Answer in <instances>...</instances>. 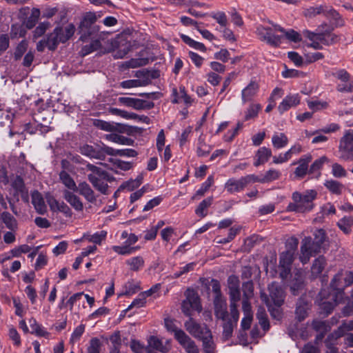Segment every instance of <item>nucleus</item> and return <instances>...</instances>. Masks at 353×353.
I'll use <instances>...</instances> for the list:
<instances>
[{"instance_id": "f257e3e1", "label": "nucleus", "mask_w": 353, "mask_h": 353, "mask_svg": "<svg viewBox=\"0 0 353 353\" xmlns=\"http://www.w3.org/2000/svg\"><path fill=\"white\" fill-rule=\"evenodd\" d=\"M97 20V17L94 12H89L83 16L78 26L80 41L86 42L95 38L105 39L109 34L108 32H100L99 26L96 24Z\"/></svg>"}, {"instance_id": "f03ea898", "label": "nucleus", "mask_w": 353, "mask_h": 353, "mask_svg": "<svg viewBox=\"0 0 353 353\" xmlns=\"http://www.w3.org/2000/svg\"><path fill=\"white\" fill-rule=\"evenodd\" d=\"M317 192L314 190L305 191L303 194L295 192L292 194V203L287 207V211L297 213H305L314 208L313 201L316 198Z\"/></svg>"}, {"instance_id": "7ed1b4c3", "label": "nucleus", "mask_w": 353, "mask_h": 353, "mask_svg": "<svg viewBox=\"0 0 353 353\" xmlns=\"http://www.w3.org/2000/svg\"><path fill=\"white\" fill-rule=\"evenodd\" d=\"M8 164L11 171L10 176H35L37 171L26 161V155L21 152L19 157H11Z\"/></svg>"}, {"instance_id": "20e7f679", "label": "nucleus", "mask_w": 353, "mask_h": 353, "mask_svg": "<svg viewBox=\"0 0 353 353\" xmlns=\"http://www.w3.org/2000/svg\"><path fill=\"white\" fill-rule=\"evenodd\" d=\"M61 167L63 171L61 172L59 176H70V173L72 174L77 175L76 168L67 159H63L61 161ZM81 169L83 171H90L91 173L88 174L87 176H93V174H97L99 176H109L106 172L101 170V168L90 164V163H83V166L81 168H77V170Z\"/></svg>"}, {"instance_id": "39448f33", "label": "nucleus", "mask_w": 353, "mask_h": 353, "mask_svg": "<svg viewBox=\"0 0 353 353\" xmlns=\"http://www.w3.org/2000/svg\"><path fill=\"white\" fill-rule=\"evenodd\" d=\"M339 152L341 159L345 161H353V130L345 132L341 137Z\"/></svg>"}, {"instance_id": "423d86ee", "label": "nucleus", "mask_w": 353, "mask_h": 353, "mask_svg": "<svg viewBox=\"0 0 353 353\" xmlns=\"http://www.w3.org/2000/svg\"><path fill=\"white\" fill-rule=\"evenodd\" d=\"M111 148L103 144L101 147H94L88 144H83L79 147V152L81 154L99 160H104L107 153H111Z\"/></svg>"}, {"instance_id": "0eeeda50", "label": "nucleus", "mask_w": 353, "mask_h": 353, "mask_svg": "<svg viewBox=\"0 0 353 353\" xmlns=\"http://www.w3.org/2000/svg\"><path fill=\"white\" fill-rule=\"evenodd\" d=\"M332 75L342 83L336 85V90L339 92H352L353 80L350 81V74L345 69H336L332 72Z\"/></svg>"}, {"instance_id": "6e6552de", "label": "nucleus", "mask_w": 353, "mask_h": 353, "mask_svg": "<svg viewBox=\"0 0 353 353\" xmlns=\"http://www.w3.org/2000/svg\"><path fill=\"white\" fill-rule=\"evenodd\" d=\"M256 33L261 41H265L272 47H279L281 43L282 37L274 34L272 29L270 27L259 26L256 28Z\"/></svg>"}, {"instance_id": "1a4fd4ad", "label": "nucleus", "mask_w": 353, "mask_h": 353, "mask_svg": "<svg viewBox=\"0 0 353 353\" xmlns=\"http://www.w3.org/2000/svg\"><path fill=\"white\" fill-rule=\"evenodd\" d=\"M268 290L269 292L268 296L270 303L277 307H281L285 298V292L283 286L274 281L268 285Z\"/></svg>"}, {"instance_id": "9d476101", "label": "nucleus", "mask_w": 353, "mask_h": 353, "mask_svg": "<svg viewBox=\"0 0 353 353\" xmlns=\"http://www.w3.org/2000/svg\"><path fill=\"white\" fill-rule=\"evenodd\" d=\"M184 326L192 336L199 340L211 332L205 324L198 323L191 317L185 322Z\"/></svg>"}, {"instance_id": "9b49d317", "label": "nucleus", "mask_w": 353, "mask_h": 353, "mask_svg": "<svg viewBox=\"0 0 353 353\" xmlns=\"http://www.w3.org/2000/svg\"><path fill=\"white\" fill-rule=\"evenodd\" d=\"M120 104L126 107L132 108L137 110H150L154 106L152 101H148L140 99L131 98L128 97H122L118 99Z\"/></svg>"}, {"instance_id": "f8f14e48", "label": "nucleus", "mask_w": 353, "mask_h": 353, "mask_svg": "<svg viewBox=\"0 0 353 353\" xmlns=\"http://www.w3.org/2000/svg\"><path fill=\"white\" fill-rule=\"evenodd\" d=\"M135 77L138 79H130L120 83V86L123 88H132L146 86L151 83L148 77V72L144 70L137 71Z\"/></svg>"}, {"instance_id": "ddd939ff", "label": "nucleus", "mask_w": 353, "mask_h": 353, "mask_svg": "<svg viewBox=\"0 0 353 353\" xmlns=\"http://www.w3.org/2000/svg\"><path fill=\"white\" fill-rule=\"evenodd\" d=\"M314 238L311 236H306L304 239H309L310 243L308 246L310 250L314 251V253H319L322 249L325 248V243L327 241V236L325 230L323 229L316 230L314 234Z\"/></svg>"}, {"instance_id": "4468645a", "label": "nucleus", "mask_w": 353, "mask_h": 353, "mask_svg": "<svg viewBox=\"0 0 353 353\" xmlns=\"http://www.w3.org/2000/svg\"><path fill=\"white\" fill-rule=\"evenodd\" d=\"M353 283V275L350 272L344 274L339 272L332 279L331 286L334 290H339L350 285Z\"/></svg>"}, {"instance_id": "2eb2a0df", "label": "nucleus", "mask_w": 353, "mask_h": 353, "mask_svg": "<svg viewBox=\"0 0 353 353\" xmlns=\"http://www.w3.org/2000/svg\"><path fill=\"white\" fill-rule=\"evenodd\" d=\"M305 285L303 274L301 272L297 271L294 273L289 284L291 293L294 296H297L299 294H301L305 290Z\"/></svg>"}, {"instance_id": "dca6fc26", "label": "nucleus", "mask_w": 353, "mask_h": 353, "mask_svg": "<svg viewBox=\"0 0 353 353\" xmlns=\"http://www.w3.org/2000/svg\"><path fill=\"white\" fill-rule=\"evenodd\" d=\"M214 307L215 316L219 319L225 321L228 316V312L227 310L226 300L224 297H214Z\"/></svg>"}, {"instance_id": "f3484780", "label": "nucleus", "mask_w": 353, "mask_h": 353, "mask_svg": "<svg viewBox=\"0 0 353 353\" xmlns=\"http://www.w3.org/2000/svg\"><path fill=\"white\" fill-rule=\"evenodd\" d=\"M310 307L311 303L306 300L305 297L302 296L299 299L296 303L295 314L299 321L304 320L307 316Z\"/></svg>"}, {"instance_id": "a211bd4d", "label": "nucleus", "mask_w": 353, "mask_h": 353, "mask_svg": "<svg viewBox=\"0 0 353 353\" xmlns=\"http://www.w3.org/2000/svg\"><path fill=\"white\" fill-rule=\"evenodd\" d=\"M312 159V155L310 154H307L302 156L297 162L293 163V165H299L294 172L296 176H303L308 174V165L311 162Z\"/></svg>"}, {"instance_id": "6ab92c4d", "label": "nucleus", "mask_w": 353, "mask_h": 353, "mask_svg": "<svg viewBox=\"0 0 353 353\" xmlns=\"http://www.w3.org/2000/svg\"><path fill=\"white\" fill-rule=\"evenodd\" d=\"M57 38L60 43H64L74 34L75 26L73 23L68 24L64 29L60 26L54 28Z\"/></svg>"}, {"instance_id": "aec40b11", "label": "nucleus", "mask_w": 353, "mask_h": 353, "mask_svg": "<svg viewBox=\"0 0 353 353\" xmlns=\"http://www.w3.org/2000/svg\"><path fill=\"white\" fill-rule=\"evenodd\" d=\"M300 103V97L298 94L288 95L278 106V110L281 114L288 110L292 107H295Z\"/></svg>"}, {"instance_id": "412c9836", "label": "nucleus", "mask_w": 353, "mask_h": 353, "mask_svg": "<svg viewBox=\"0 0 353 353\" xmlns=\"http://www.w3.org/2000/svg\"><path fill=\"white\" fill-rule=\"evenodd\" d=\"M334 27L332 28L325 29L324 32H321L319 34V41L325 46H331L336 43L340 40L339 36L332 33Z\"/></svg>"}, {"instance_id": "4be33fe9", "label": "nucleus", "mask_w": 353, "mask_h": 353, "mask_svg": "<svg viewBox=\"0 0 353 353\" xmlns=\"http://www.w3.org/2000/svg\"><path fill=\"white\" fill-rule=\"evenodd\" d=\"M143 129L136 126H131L123 123H113L112 132H117L119 133H125L128 135H134L135 134H140Z\"/></svg>"}, {"instance_id": "5701e85b", "label": "nucleus", "mask_w": 353, "mask_h": 353, "mask_svg": "<svg viewBox=\"0 0 353 353\" xmlns=\"http://www.w3.org/2000/svg\"><path fill=\"white\" fill-rule=\"evenodd\" d=\"M178 342L187 353H200L196 343L187 334L185 335L182 334Z\"/></svg>"}, {"instance_id": "b1692460", "label": "nucleus", "mask_w": 353, "mask_h": 353, "mask_svg": "<svg viewBox=\"0 0 353 353\" xmlns=\"http://www.w3.org/2000/svg\"><path fill=\"white\" fill-rule=\"evenodd\" d=\"M186 299L185 302L192 305V309L200 312L202 310V306L200 303V299L197 293L192 289H188L185 292Z\"/></svg>"}, {"instance_id": "393cba45", "label": "nucleus", "mask_w": 353, "mask_h": 353, "mask_svg": "<svg viewBox=\"0 0 353 353\" xmlns=\"http://www.w3.org/2000/svg\"><path fill=\"white\" fill-rule=\"evenodd\" d=\"M32 203L39 214H43L46 212L47 207L45 204L43 198L38 191L32 192Z\"/></svg>"}, {"instance_id": "a878e982", "label": "nucleus", "mask_w": 353, "mask_h": 353, "mask_svg": "<svg viewBox=\"0 0 353 353\" xmlns=\"http://www.w3.org/2000/svg\"><path fill=\"white\" fill-rule=\"evenodd\" d=\"M328 6L327 5H319L316 6H310L305 8L303 11V15L306 18L312 19L316 17L317 15L325 16L326 11Z\"/></svg>"}, {"instance_id": "bb28decb", "label": "nucleus", "mask_w": 353, "mask_h": 353, "mask_svg": "<svg viewBox=\"0 0 353 353\" xmlns=\"http://www.w3.org/2000/svg\"><path fill=\"white\" fill-rule=\"evenodd\" d=\"M259 90V85L255 81H251L241 92L242 101L243 103L250 101L256 94Z\"/></svg>"}, {"instance_id": "cd10ccee", "label": "nucleus", "mask_w": 353, "mask_h": 353, "mask_svg": "<svg viewBox=\"0 0 353 353\" xmlns=\"http://www.w3.org/2000/svg\"><path fill=\"white\" fill-rule=\"evenodd\" d=\"M247 183L246 178H241L239 180L230 179L225 184V188L230 192H239L243 189Z\"/></svg>"}, {"instance_id": "c85d7f7f", "label": "nucleus", "mask_w": 353, "mask_h": 353, "mask_svg": "<svg viewBox=\"0 0 353 353\" xmlns=\"http://www.w3.org/2000/svg\"><path fill=\"white\" fill-rule=\"evenodd\" d=\"M310 243L309 239H303L301 241V254L299 256L300 261L303 263H307L310 259V256L315 254L314 251L310 250V248L308 246Z\"/></svg>"}, {"instance_id": "c756f323", "label": "nucleus", "mask_w": 353, "mask_h": 353, "mask_svg": "<svg viewBox=\"0 0 353 353\" xmlns=\"http://www.w3.org/2000/svg\"><path fill=\"white\" fill-rule=\"evenodd\" d=\"M64 199L77 211H81L83 209V205L79 197L75 195L73 192L68 190L63 191Z\"/></svg>"}, {"instance_id": "7c9ffc66", "label": "nucleus", "mask_w": 353, "mask_h": 353, "mask_svg": "<svg viewBox=\"0 0 353 353\" xmlns=\"http://www.w3.org/2000/svg\"><path fill=\"white\" fill-rule=\"evenodd\" d=\"M326 18L333 21L334 28L342 27L344 26V21L341 18L339 13L333 9L331 6H328L326 14L325 16Z\"/></svg>"}, {"instance_id": "2f4dec72", "label": "nucleus", "mask_w": 353, "mask_h": 353, "mask_svg": "<svg viewBox=\"0 0 353 353\" xmlns=\"http://www.w3.org/2000/svg\"><path fill=\"white\" fill-rule=\"evenodd\" d=\"M165 327L167 330L174 334L175 339L178 341L179 337L183 335H185L186 333L181 329L179 328L175 324L174 320L165 318L164 319Z\"/></svg>"}, {"instance_id": "473e14b6", "label": "nucleus", "mask_w": 353, "mask_h": 353, "mask_svg": "<svg viewBox=\"0 0 353 353\" xmlns=\"http://www.w3.org/2000/svg\"><path fill=\"white\" fill-rule=\"evenodd\" d=\"M77 192H79L80 194L83 196L88 202L93 203L96 201V197L94 196L93 190L91 189L90 185L86 183H79Z\"/></svg>"}, {"instance_id": "72a5a7b5", "label": "nucleus", "mask_w": 353, "mask_h": 353, "mask_svg": "<svg viewBox=\"0 0 353 353\" xmlns=\"http://www.w3.org/2000/svg\"><path fill=\"white\" fill-rule=\"evenodd\" d=\"M326 260L323 256H320L314 260L311 268L312 274L314 276L320 275L326 265Z\"/></svg>"}, {"instance_id": "f704fd0d", "label": "nucleus", "mask_w": 353, "mask_h": 353, "mask_svg": "<svg viewBox=\"0 0 353 353\" xmlns=\"http://www.w3.org/2000/svg\"><path fill=\"white\" fill-rule=\"evenodd\" d=\"M204 353H215L216 344L213 340L212 332L201 339Z\"/></svg>"}, {"instance_id": "c9c22d12", "label": "nucleus", "mask_w": 353, "mask_h": 353, "mask_svg": "<svg viewBox=\"0 0 353 353\" xmlns=\"http://www.w3.org/2000/svg\"><path fill=\"white\" fill-rule=\"evenodd\" d=\"M105 137V139L110 141L119 143L121 145H132L134 144V140H132V139L114 133L106 134Z\"/></svg>"}, {"instance_id": "e433bc0d", "label": "nucleus", "mask_w": 353, "mask_h": 353, "mask_svg": "<svg viewBox=\"0 0 353 353\" xmlns=\"http://www.w3.org/2000/svg\"><path fill=\"white\" fill-rule=\"evenodd\" d=\"M125 263L130 267V270L137 272L143 268L145 261L142 256H137L128 259Z\"/></svg>"}, {"instance_id": "4c0bfd02", "label": "nucleus", "mask_w": 353, "mask_h": 353, "mask_svg": "<svg viewBox=\"0 0 353 353\" xmlns=\"http://www.w3.org/2000/svg\"><path fill=\"white\" fill-rule=\"evenodd\" d=\"M103 39H99V38H95L93 39H91L92 41L87 45H85L81 50L82 54L83 56L87 55L88 54H90L91 52L96 51L101 48V40H103Z\"/></svg>"}, {"instance_id": "58836bf2", "label": "nucleus", "mask_w": 353, "mask_h": 353, "mask_svg": "<svg viewBox=\"0 0 353 353\" xmlns=\"http://www.w3.org/2000/svg\"><path fill=\"white\" fill-rule=\"evenodd\" d=\"M180 37L185 44L195 50H198L201 52H205L207 50V48L203 43L194 41L188 35L181 34Z\"/></svg>"}, {"instance_id": "ea45409f", "label": "nucleus", "mask_w": 353, "mask_h": 353, "mask_svg": "<svg viewBox=\"0 0 353 353\" xmlns=\"http://www.w3.org/2000/svg\"><path fill=\"white\" fill-rule=\"evenodd\" d=\"M271 155L272 152L270 149L265 147L261 148L257 152V161L254 163V165L258 166L261 163H264L268 161Z\"/></svg>"}, {"instance_id": "a19ab883", "label": "nucleus", "mask_w": 353, "mask_h": 353, "mask_svg": "<svg viewBox=\"0 0 353 353\" xmlns=\"http://www.w3.org/2000/svg\"><path fill=\"white\" fill-rule=\"evenodd\" d=\"M329 164L330 161L329 159L323 156L321 158L315 160L312 164L310 165L308 171L309 174H316L323 167V165L325 164Z\"/></svg>"}, {"instance_id": "79ce46f5", "label": "nucleus", "mask_w": 353, "mask_h": 353, "mask_svg": "<svg viewBox=\"0 0 353 353\" xmlns=\"http://www.w3.org/2000/svg\"><path fill=\"white\" fill-rule=\"evenodd\" d=\"M29 324L32 329V333H34L39 336H48L49 333L37 322L35 319L31 318L29 320Z\"/></svg>"}, {"instance_id": "37998d69", "label": "nucleus", "mask_w": 353, "mask_h": 353, "mask_svg": "<svg viewBox=\"0 0 353 353\" xmlns=\"http://www.w3.org/2000/svg\"><path fill=\"white\" fill-rule=\"evenodd\" d=\"M256 318L259 320V323L262 327L263 330L265 332L268 331L270 329V323L264 308L260 307L258 309L256 312Z\"/></svg>"}, {"instance_id": "c03bdc74", "label": "nucleus", "mask_w": 353, "mask_h": 353, "mask_svg": "<svg viewBox=\"0 0 353 353\" xmlns=\"http://www.w3.org/2000/svg\"><path fill=\"white\" fill-rule=\"evenodd\" d=\"M223 324L222 339L223 341H228L232 336L234 324L231 319H226Z\"/></svg>"}, {"instance_id": "a18cd8bd", "label": "nucleus", "mask_w": 353, "mask_h": 353, "mask_svg": "<svg viewBox=\"0 0 353 353\" xmlns=\"http://www.w3.org/2000/svg\"><path fill=\"white\" fill-rule=\"evenodd\" d=\"M148 345L154 350L165 353L168 352L169 348L163 345L162 341L157 336H152L148 339Z\"/></svg>"}, {"instance_id": "49530a36", "label": "nucleus", "mask_w": 353, "mask_h": 353, "mask_svg": "<svg viewBox=\"0 0 353 353\" xmlns=\"http://www.w3.org/2000/svg\"><path fill=\"white\" fill-rule=\"evenodd\" d=\"M1 219L8 229L14 230L17 228V220L9 212H3L1 215Z\"/></svg>"}, {"instance_id": "de8ad7c7", "label": "nucleus", "mask_w": 353, "mask_h": 353, "mask_svg": "<svg viewBox=\"0 0 353 353\" xmlns=\"http://www.w3.org/2000/svg\"><path fill=\"white\" fill-rule=\"evenodd\" d=\"M325 185L332 193L336 194H341L344 188L341 183L333 179L326 181Z\"/></svg>"}, {"instance_id": "09e8293b", "label": "nucleus", "mask_w": 353, "mask_h": 353, "mask_svg": "<svg viewBox=\"0 0 353 353\" xmlns=\"http://www.w3.org/2000/svg\"><path fill=\"white\" fill-rule=\"evenodd\" d=\"M142 183L141 178H136L132 179V178L123 183L119 188L118 191L121 190H126L127 191H133L134 189L139 188Z\"/></svg>"}, {"instance_id": "8fccbe9b", "label": "nucleus", "mask_w": 353, "mask_h": 353, "mask_svg": "<svg viewBox=\"0 0 353 353\" xmlns=\"http://www.w3.org/2000/svg\"><path fill=\"white\" fill-rule=\"evenodd\" d=\"M337 225L345 234H349L351 231L350 228L353 225V217L345 216L338 221Z\"/></svg>"}, {"instance_id": "3c124183", "label": "nucleus", "mask_w": 353, "mask_h": 353, "mask_svg": "<svg viewBox=\"0 0 353 353\" xmlns=\"http://www.w3.org/2000/svg\"><path fill=\"white\" fill-rule=\"evenodd\" d=\"M45 39L47 41V48L50 51H54L57 48L58 45L60 43L57 38V34L56 33L54 29L52 32L47 35V37Z\"/></svg>"}, {"instance_id": "603ef678", "label": "nucleus", "mask_w": 353, "mask_h": 353, "mask_svg": "<svg viewBox=\"0 0 353 353\" xmlns=\"http://www.w3.org/2000/svg\"><path fill=\"white\" fill-rule=\"evenodd\" d=\"M105 178H90V182L93 186L102 194H108V184L103 180Z\"/></svg>"}, {"instance_id": "864d4df0", "label": "nucleus", "mask_w": 353, "mask_h": 353, "mask_svg": "<svg viewBox=\"0 0 353 353\" xmlns=\"http://www.w3.org/2000/svg\"><path fill=\"white\" fill-rule=\"evenodd\" d=\"M261 299L262 301H263L268 307V311L270 312L271 316L274 318H279L280 316V311L278 308H274V305L272 304L270 301V299L265 292L261 293Z\"/></svg>"}, {"instance_id": "5fc2aeb1", "label": "nucleus", "mask_w": 353, "mask_h": 353, "mask_svg": "<svg viewBox=\"0 0 353 353\" xmlns=\"http://www.w3.org/2000/svg\"><path fill=\"white\" fill-rule=\"evenodd\" d=\"M272 144L276 148H282L285 147L288 142V139L284 133L274 134L272 137Z\"/></svg>"}, {"instance_id": "6e6d98bb", "label": "nucleus", "mask_w": 353, "mask_h": 353, "mask_svg": "<svg viewBox=\"0 0 353 353\" xmlns=\"http://www.w3.org/2000/svg\"><path fill=\"white\" fill-rule=\"evenodd\" d=\"M109 112L113 115L121 117L125 119H134L137 114L134 112H128L117 108H110Z\"/></svg>"}, {"instance_id": "4d7b16f0", "label": "nucleus", "mask_w": 353, "mask_h": 353, "mask_svg": "<svg viewBox=\"0 0 353 353\" xmlns=\"http://www.w3.org/2000/svg\"><path fill=\"white\" fill-rule=\"evenodd\" d=\"M212 203V197H208L203 200L196 209L195 213L201 218L205 217L207 215L205 210L211 205Z\"/></svg>"}, {"instance_id": "13d9d810", "label": "nucleus", "mask_w": 353, "mask_h": 353, "mask_svg": "<svg viewBox=\"0 0 353 353\" xmlns=\"http://www.w3.org/2000/svg\"><path fill=\"white\" fill-rule=\"evenodd\" d=\"M112 150L111 153H107L108 155L110 156H121V157H134L137 155V152L133 149H122V150H114L111 148Z\"/></svg>"}, {"instance_id": "bf43d9fd", "label": "nucleus", "mask_w": 353, "mask_h": 353, "mask_svg": "<svg viewBox=\"0 0 353 353\" xmlns=\"http://www.w3.org/2000/svg\"><path fill=\"white\" fill-rule=\"evenodd\" d=\"M107 232L101 230L99 232H96L93 234H87L84 236L90 241L96 244L100 245L101 242L105 239Z\"/></svg>"}, {"instance_id": "052dcab7", "label": "nucleus", "mask_w": 353, "mask_h": 353, "mask_svg": "<svg viewBox=\"0 0 353 353\" xmlns=\"http://www.w3.org/2000/svg\"><path fill=\"white\" fill-rule=\"evenodd\" d=\"M83 296V292L76 293L73 294L72 296H70V298L68 299L65 304H64V300L63 299L61 303L59 305V307L61 309L64 306L69 307L70 310H72L74 304L76 303L77 302H80Z\"/></svg>"}, {"instance_id": "680f3d73", "label": "nucleus", "mask_w": 353, "mask_h": 353, "mask_svg": "<svg viewBox=\"0 0 353 353\" xmlns=\"http://www.w3.org/2000/svg\"><path fill=\"white\" fill-rule=\"evenodd\" d=\"M150 63L149 58H134L126 62V65L130 68H136L148 65Z\"/></svg>"}, {"instance_id": "e2e57ef3", "label": "nucleus", "mask_w": 353, "mask_h": 353, "mask_svg": "<svg viewBox=\"0 0 353 353\" xmlns=\"http://www.w3.org/2000/svg\"><path fill=\"white\" fill-rule=\"evenodd\" d=\"M294 254L290 252H283L281 254L279 258V266H288L291 267L293 262Z\"/></svg>"}, {"instance_id": "0e129e2a", "label": "nucleus", "mask_w": 353, "mask_h": 353, "mask_svg": "<svg viewBox=\"0 0 353 353\" xmlns=\"http://www.w3.org/2000/svg\"><path fill=\"white\" fill-rule=\"evenodd\" d=\"M350 330H353V319L343 321L334 333L336 337H341L343 336L346 331Z\"/></svg>"}, {"instance_id": "69168bd1", "label": "nucleus", "mask_w": 353, "mask_h": 353, "mask_svg": "<svg viewBox=\"0 0 353 353\" xmlns=\"http://www.w3.org/2000/svg\"><path fill=\"white\" fill-rule=\"evenodd\" d=\"M312 326L318 332L327 333L330 330V327L325 321L314 320L312 323Z\"/></svg>"}, {"instance_id": "338daca9", "label": "nucleus", "mask_w": 353, "mask_h": 353, "mask_svg": "<svg viewBox=\"0 0 353 353\" xmlns=\"http://www.w3.org/2000/svg\"><path fill=\"white\" fill-rule=\"evenodd\" d=\"M261 108L259 104H252L249 106L245 112L244 121H248L257 117L259 111Z\"/></svg>"}, {"instance_id": "774afa93", "label": "nucleus", "mask_w": 353, "mask_h": 353, "mask_svg": "<svg viewBox=\"0 0 353 353\" xmlns=\"http://www.w3.org/2000/svg\"><path fill=\"white\" fill-rule=\"evenodd\" d=\"M39 16L40 10L37 8H34L32 11L31 15L27 19V28L29 29L33 28L37 23Z\"/></svg>"}]
</instances>
